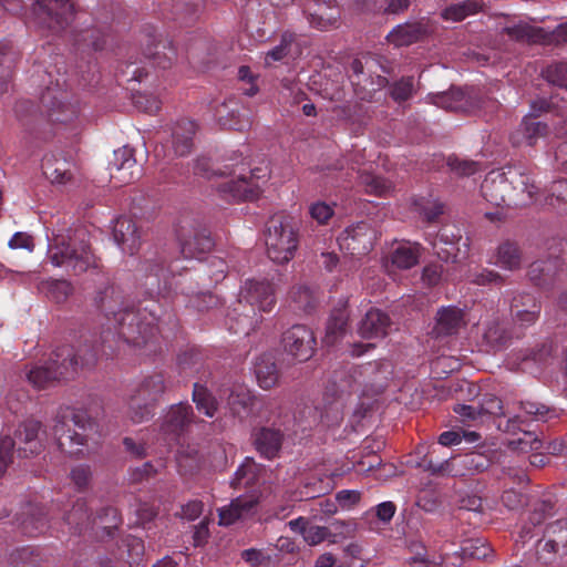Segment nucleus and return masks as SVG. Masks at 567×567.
Instances as JSON below:
<instances>
[{"instance_id": "nucleus-1", "label": "nucleus", "mask_w": 567, "mask_h": 567, "mask_svg": "<svg viewBox=\"0 0 567 567\" xmlns=\"http://www.w3.org/2000/svg\"><path fill=\"white\" fill-rule=\"evenodd\" d=\"M94 301L106 317L109 329L113 328L126 343L145 347L157 338L155 319L143 316L133 308H124L122 296L114 286L99 290Z\"/></svg>"}, {"instance_id": "nucleus-2", "label": "nucleus", "mask_w": 567, "mask_h": 567, "mask_svg": "<svg viewBox=\"0 0 567 567\" xmlns=\"http://www.w3.org/2000/svg\"><path fill=\"white\" fill-rule=\"evenodd\" d=\"M97 349L86 343L78 348L69 344L54 350L47 364H33L25 369L27 380L37 389L52 386L60 380L74 378L78 371L93 365L97 360Z\"/></svg>"}, {"instance_id": "nucleus-3", "label": "nucleus", "mask_w": 567, "mask_h": 567, "mask_svg": "<svg viewBox=\"0 0 567 567\" xmlns=\"http://www.w3.org/2000/svg\"><path fill=\"white\" fill-rule=\"evenodd\" d=\"M47 258L54 267H62L73 275L97 268V259L91 250L84 229L56 234L49 244Z\"/></svg>"}, {"instance_id": "nucleus-4", "label": "nucleus", "mask_w": 567, "mask_h": 567, "mask_svg": "<svg viewBox=\"0 0 567 567\" xmlns=\"http://www.w3.org/2000/svg\"><path fill=\"white\" fill-rule=\"evenodd\" d=\"M246 164L244 159L238 164H229L225 167L228 172H220V175L236 176V178L226 179L217 185L219 196L226 202H240L257 199L261 193L260 183H266L270 176L268 166L255 167L249 171V176L245 174Z\"/></svg>"}, {"instance_id": "nucleus-5", "label": "nucleus", "mask_w": 567, "mask_h": 567, "mask_svg": "<svg viewBox=\"0 0 567 567\" xmlns=\"http://www.w3.org/2000/svg\"><path fill=\"white\" fill-rule=\"evenodd\" d=\"M299 220L287 214H277L267 223L266 247L268 257L277 264L291 260L298 247Z\"/></svg>"}, {"instance_id": "nucleus-6", "label": "nucleus", "mask_w": 567, "mask_h": 567, "mask_svg": "<svg viewBox=\"0 0 567 567\" xmlns=\"http://www.w3.org/2000/svg\"><path fill=\"white\" fill-rule=\"evenodd\" d=\"M71 422L73 430L64 417H58L52 430L59 449L73 456L83 454L89 440L97 432V423L84 410L73 411Z\"/></svg>"}, {"instance_id": "nucleus-7", "label": "nucleus", "mask_w": 567, "mask_h": 567, "mask_svg": "<svg viewBox=\"0 0 567 567\" xmlns=\"http://www.w3.org/2000/svg\"><path fill=\"white\" fill-rule=\"evenodd\" d=\"M508 178L507 172H491L481 185L483 197L494 206L519 207L523 202L515 192H511V183H523L518 176Z\"/></svg>"}, {"instance_id": "nucleus-8", "label": "nucleus", "mask_w": 567, "mask_h": 567, "mask_svg": "<svg viewBox=\"0 0 567 567\" xmlns=\"http://www.w3.org/2000/svg\"><path fill=\"white\" fill-rule=\"evenodd\" d=\"M567 258V243H558L550 247L546 258L534 261L528 269L530 281L539 287L550 286L558 271L563 269Z\"/></svg>"}, {"instance_id": "nucleus-9", "label": "nucleus", "mask_w": 567, "mask_h": 567, "mask_svg": "<svg viewBox=\"0 0 567 567\" xmlns=\"http://www.w3.org/2000/svg\"><path fill=\"white\" fill-rule=\"evenodd\" d=\"M567 555V519L549 523L538 540L537 559L543 565H550L557 556Z\"/></svg>"}, {"instance_id": "nucleus-10", "label": "nucleus", "mask_w": 567, "mask_h": 567, "mask_svg": "<svg viewBox=\"0 0 567 567\" xmlns=\"http://www.w3.org/2000/svg\"><path fill=\"white\" fill-rule=\"evenodd\" d=\"M181 252L185 258L199 259L209 252L215 243L210 231L199 224L182 225L177 233Z\"/></svg>"}, {"instance_id": "nucleus-11", "label": "nucleus", "mask_w": 567, "mask_h": 567, "mask_svg": "<svg viewBox=\"0 0 567 567\" xmlns=\"http://www.w3.org/2000/svg\"><path fill=\"white\" fill-rule=\"evenodd\" d=\"M378 238L375 229L367 221H360L347 228L338 238L340 247L352 256L369 254Z\"/></svg>"}, {"instance_id": "nucleus-12", "label": "nucleus", "mask_w": 567, "mask_h": 567, "mask_svg": "<svg viewBox=\"0 0 567 567\" xmlns=\"http://www.w3.org/2000/svg\"><path fill=\"white\" fill-rule=\"evenodd\" d=\"M34 11L39 20L53 31L64 29L73 18V3L68 0H38Z\"/></svg>"}, {"instance_id": "nucleus-13", "label": "nucleus", "mask_w": 567, "mask_h": 567, "mask_svg": "<svg viewBox=\"0 0 567 567\" xmlns=\"http://www.w3.org/2000/svg\"><path fill=\"white\" fill-rule=\"evenodd\" d=\"M285 350L298 361H307L315 353L316 338L303 324H295L282 334Z\"/></svg>"}, {"instance_id": "nucleus-14", "label": "nucleus", "mask_w": 567, "mask_h": 567, "mask_svg": "<svg viewBox=\"0 0 567 567\" xmlns=\"http://www.w3.org/2000/svg\"><path fill=\"white\" fill-rule=\"evenodd\" d=\"M245 301L259 311L269 312L276 305L272 284L266 279H248L240 290V301Z\"/></svg>"}, {"instance_id": "nucleus-15", "label": "nucleus", "mask_w": 567, "mask_h": 567, "mask_svg": "<svg viewBox=\"0 0 567 567\" xmlns=\"http://www.w3.org/2000/svg\"><path fill=\"white\" fill-rule=\"evenodd\" d=\"M141 167L134 156V150L124 146L114 151L110 162V175L115 185L130 184L141 176Z\"/></svg>"}, {"instance_id": "nucleus-16", "label": "nucleus", "mask_w": 567, "mask_h": 567, "mask_svg": "<svg viewBox=\"0 0 567 567\" xmlns=\"http://www.w3.org/2000/svg\"><path fill=\"white\" fill-rule=\"evenodd\" d=\"M432 29L426 19L408 21L394 27L386 35V40L395 47H406L423 40Z\"/></svg>"}, {"instance_id": "nucleus-17", "label": "nucleus", "mask_w": 567, "mask_h": 567, "mask_svg": "<svg viewBox=\"0 0 567 567\" xmlns=\"http://www.w3.org/2000/svg\"><path fill=\"white\" fill-rule=\"evenodd\" d=\"M509 308L513 321L520 327L534 324L538 320L542 310V306L536 298L527 292L515 293Z\"/></svg>"}, {"instance_id": "nucleus-18", "label": "nucleus", "mask_w": 567, "mask_h": 567, "mask_svg": "<svg viewBox=\"0 0 567 567\" xmlns=\"http://www.w3.org/2000/svg\"><path fill=\"white\" fill-rule=\"evenodd\" d=\"M142 271L141 286L144 288L145 295L151 299L162 296L167 289V269L164 266V261L145 260L142 265Z\"/></svg>"}, {"instance_id": "nucleus-19", "label": "nucleus", "mask_w": 567, "mask_h": 567, "mask_svg": "<svg viewBox=\"0 0 567 567\" xmlns=\"http://www.w3.org/2000/svg\"><path fill=\"white\" fill-rule=\"evenodd\" d=\"M196 423L192 405L188 403L173 404L165 413L161 429L167 434L179 435Z\"/></svg>"}, {"instance_id": "nucleus-20", "label": "nucleus", "mask_w": 567, "mask_h": 567, "mask_svg": "<svg viewBox=\"0 0 567 567\" xmlns=\"http://www.w3.org/2000/svg\"><path fill=\"white\" fill-rule=\"evenodd\" d=\"M113 238L123 252L134 255L141 246V233L131 217H120L113 226Z\"/></svg>"}, {"instance_id": "nucleus-21", "label": "nucleus", "mask_w": 567, "mask_h": 567, "mask_svg": "<svg viewBox=\"0 0 567 567\" xmlns=\"http://www.w3.org/2000/svg\"><path fill=\"white\" fill-rule=\"evenodd\" d=\"M196 131V123L187 118L179 120L173 125L169 145L174 155L186 156L190 153Z\"/></svg>"}, {"instance_id": "nucleus-22", "label": "nucleus", "mask_w": 567, "mask_h": 567, "mask_svg": "<svg viewBox=\"0 0 567 567\" xmlns=\"http://www.w3.org/2000/svg\"><path fill=\"white\" fill-rule=\"evenodd\" d=\"M257 498L252 495H241L231 501L228 506L219 509V524L229 526L239 519H245L254 514Z\"/></svg>"}, {"instance_id": "nucleus-23", "label": "nucleus", "mask_w": 567, "mask_h": 567, "mask_svg": "<svg viewBox=\"0 0 567 567\" xmlns=\"http://www.w3.org/2000/svg\"><path fill=\"white\" fill-rule=\"evenodd\" d=\"M252 444L257 452L271 460L277 456L281 444L282 433L272 427H259L252 432Z\"/></svg>"}, {"instance_id": "nucleus-24", "label": "nucleus", "mask_w": 567, "mask_h": 567, "mask_svg": "<svg viewBox=\"0 0 567 567\" xmlns=\"http://www.w3.org/2000/svg\"><path fill=\"white\" fill-rule=\"evenodd\" d=\"M452 476H470L488 468L489 460L482 453L471 452L464 455L451 457Z\"/></svg>"}, {"instance_id": "nucleus-25", "label": "nucleus", "mask_w": 567, "mask_h": 567, "mask_svg": "<svg viewBox=\"0 0 567 567\" xmlns=\"http://www.w3.org/2000/svg\"><path fill=\"white\" fill-rule=\"evenodd\" d=\"M547 133V124L536 121L530 116H525L518 128L511 135V141L514 146L524 144L533 146L538 138L546 136Z\"/></svg>"}, {"instance_id": "nucleus-26", "label": "nucleus", "mask_w": 567, "mask_h": 567, "mask_svg": "<svg viewBox=\"0 0 567 567\" xmlns=\"http://www.w3.org/2000/svg\"><path fill=\"white\" fill-rule=\"evenodd\" d=\"M390 318L379 309H370L360 321L358 332L362 338H383L388 333Z\"/></svg>"}, {"instance_id": "nucleus-27", "label": "nucleus", "mask_w": 567, "mask_h": 567, "mask_svg": "<svg viewBox=\"0 0 567 567\" xmlns=\"http://www.w3.org/2000/svg\"><path fill=\"white\" fill-rule=\"evenodd\" d=\"M167 389L165 378L162 373H155L145 378L135 389L133 398L135 403L147 402L155 404Z\"/></svg>"}, {"instance_id": "nucleus-28", "label": "nucleus", "mask_w": 567, "mask_h": 567, "mask_svg": "<svg viewBox=\"0 0 567 567\" xmlns=\"http://www.w3.org/2000/svg\"><path fill=\"white\" fill-rule=\"evenodd\" d=\"M422 247L417 243L401 241L392 249L390 261L398 269H411L417 265Z\"/></svg>"}, {"instance_id": "nucleus-29", "label": "nucleus", "mask_w": 567, "mask_h": 567, "mask_svg": "<svg viewBox=\"0 0 567 567\" xmlns=\"http://www.w3.org/2000/svg\"><path fill=\"white\" fill-rule=\"evenodd\" d=\"M464 324V312L455 306L442 307L436 313L435 330L440 336L454 334Z\"/></svg>"}, {"instance_id": "nucleus-30", "label": "nucleus", "mask_w": 567, "mask_h": 567, "mask_svg": "<svg viewBox=\"0 0 567 567\" xmlns=\"http://www.w3.org/2000/svg\"><path fill=\"white\" fill-rule=\"evenodd\" d=\"M307 12L308 21L313 28L329 30L338 27L340 11L336 7H330L326 2H317L315 8H309Z\"/></svg>"}, {"instance_id": "nucleus-31", "label": "nucleus", "mask_w": 567, "mask_h": 567, "mask_svg": "<svg viewBox=\"0 0 567 567\" xmlns=\"http://www.w3.org/2000/svg\"><path fill=\"white\" fill-rule=\"evenodd\" d=\"M41 424L35 420H28L23 422L16 432V437L19 443H23V447H19V452L23 453L24 456L35 454L40 451V443L38 441V434Z\"/></svg>"}, {"instance_id": "nucleus-32", "label": "nucleus", "mask_w": 567, "mask_h": 567, "mask_svg": "<svg viewBox=\"0 0 567 567\" xmlns=\"http://www.w3.org/2000/svg\"><path fill=\"white\" fill-rule=\"evenodd\" d=\"M349 320V312L346 306L334 308L327 322L326 336L323 341L328 346L334 344L340 338H342L347 331V324Z\"/></svg>"}, {"instance_id": "nucleus-33", "label": "nucleus", "mask_w": 567, "mask_h": 567, "mask_svg": "<svg viewBox=\"0 0 567 567\" xmlns=\"http://www.w3.org/2000/svg\"><path fill=\"white\" fill-rule=\"evenodd\" d=\"M508 178L513 179L514 176H518L520 178V183H511V192H515L516 195L522 198L520 206H526L534 200L535 194L538 192V187L535 185V182L529 173L522 172L519 169H508L507 172Z\"/></svg>"}, {"instance_id": "nucleus-34", "label": "nucleus", "mask_w": 567, "mask_h": 567, "mask_svg": "<svg viewBox=\"0 0 567 567\" xmlns=\"http://www.w3.org/2000/svg\"><path fill=\"white\" fill-rule=\"evenodd\" d=\"M70 163L54 155L45 156L42 162L43 174L53 184H65L72 178Z\"/></svg>"}, {"instance_id": "nucleus-35", "label": "nucleus", "mask_w": 567, "mask_h": 567, "mask_svg": "<svg viewBox=\"0 0 567 567\" xmlns=\"http://www.w3.org/2000/svg\"><path fill=\"white\" fill-rule=\"evenodd\" d=\"M255 375L260 388L269 390L279 379L277 365L270 355H261L255 364Z\"/></svg>"}, {"instance_id": "nucleus-36", "label": "nucleus", "mask_w": 567, "mask_h": 567, "mask_svg": "<svg viewBox=\"0 0 567 567\" xmlns=\"http://www.w3.org/2000/svg\"><path fill=\"white\" fill-rule=\"evenodd\" d=\"M495 264L506 270H517L522 266V251L514 241L502 243L496 251Z\"/></svg>"}, {"instance_id": "nucleus-37", "label": "nucleus", "mask_w": 567, "mask_h": 567, "mask_svg": "<svg viewBox=\"0 0 567 567\" xmlns=\"http://www.w3.org/2000/svg\"><path fill=\"white\" fill-rule=\"evenodd\" d=\"M504 32L514 40L540 44H543L545 37L544 28L533 27L527 23H518L512 27H506Z\"/></svg>"}, {"instance_id": "nucleus-38", "label": "nucleus", "mask_w": 567, "mask_h": 567, "mask_svg": "<svg viewBox=\"0 0 567 567\" xmlns=\"http://www.w3.org/2000/svg\"><path fill=\"white\" fill-rule=\"evenodd\" d=\"M193 401L196 404V409L203 412L207 417H214L218 403L215 396L207 390L206 386L195 383L193 389Z\"/></svg>"}, {"instance_id": "nucleus-39", "label": "nucleus", "mask_w": 567, "mask_h": 567, "mask_svg": "<svg viewBox=\"0 0 567 567\" xmlns=\"http://www.w3.org/2000/svg\"><path fill=\"white\" fill-rule=\"evenodd\" d=\"M289 299L295 308L303 312H310L317 303V296L313 289L305 285H298L291 288Z\"/></svg>"}, {"instance_id": "nucleus-40", "label": "nucleus", "mask_w": 567, "mask_h": 567, "mask_svg": "<svg viewBox=\"0 0 567 567\" xmlns=\"http://www.w3.org/2000/svg\"><path fill=\"white\" fill-rule=\"evenodd\" d=\"M260 466L250 457H246L235 472L231 485L235 487H247L252 485L260 473Z\"/></svg>"}, {"instance_id": "nucleus-41", "label": "nucleus", "mask_w": 567, "mask_h": 567, "mask_svg": "<svg viewBox=\"0 0 567 567\" xmlns=\"http://www.w3.org/2000/svg\"><path fill=\"white\" fill-rule=\"evenodd\" d=\"M554 505L550 501H538L533 505L528 516V524L522 528V537H532V527L540 525L548 516L553 515Z\"/></svg>"}, {"instance_id": "nucleus-42", "label": "nucleus", "mask_w": 567, "mask_h": 567, "mask_svg": "<svg viewBox=\"0 0 567 567\" xmlns=\"http://www.w3.org/2000/svg\"><path fill=\"white\" fill-rule=\"evenodd\" d=\"M333 486L329 477L312 476L308 477L299 489L301 498H316L329 493Z\"/></svg>"}, {"instance_id": "nucleus-43", "label": "nucleus", "mask_w": 567, "mask_h": 567, "mask_svg": "<svg viewBox=\"0 0 567 567\" xmlns=\"http://www.w3.org/2000/svg\"><path fill=\"white\" fill-rule=\"evenodd\" d=\"M154 51L147 50L146 56L154 60V63L162 69H167L176 60V49L171 42H157Z\"/></svg>"}, {"instance_id": "nucleus-44", "label": "nucleus", "mask_w": 567, "mask_h": 567, "mask_svg": "<svg viewBox=\"0 0 567 567\" xmlns=\"http://www.w3.org/2000/svg\"><path fill=\"white\" fill-rule=\"evenodd\" d=\"M464 101L465 94L461 89H451L447 92L437 93L433 96L435 105L449 111H463Z\"/></svg>"}, {"instance_id": "nucleus-45", "label": "nucleus", "mask_w": 567, "mask_h": 567, "mask_svg": "<svg viewBox=\"0 0 567 567\" xmlns=\"http://www.w3.org/2000/svg\"><path fill=\"white\" fill-rule=\"evenodd\" d=\"M492 548L484 538H471L463 542L461 553L463 558L485 559L492 554Z\"/></svg>"}, {"instance_id": "nucleus-46", "label": "nucleus", "mask_w": 567, "mask_h": 567, "mask_svg": "<svg viewBox=\"0 0 567 567\" xmlns=\"http://www.w3.org/2000/svg\"><path fill=\"white\" fill-rule=\"evenodd\" d=\"M481 10V4L476 2H457L446 7L442 11V18L444 20H450L453 22H458L464 20L466 17L474 14Z\"/></svg>"}, {"instance_id": "nucleus-47", "label": "nucleus", "mask_w": 567, "mask_h": 567, "mask_svg": "<svg viewBox=\"0 0 567 567\" xmlns=\"http://www.w3.org/2000/svg\"><path fill=\"white\" fill-rule=\"evenodd\" d=\"M296 41V34L285 31L281 34L279 44L275 45L265 55V63L270 65L272 62L282 61L291 51V47Z\"/></svg>"}, {"instance_id": "nucleus-48", "label": "nucleus", "mask_w": 567, "mask_h": 567, "mask_svg": "<svg viewBox=\"0 0 567 567\" xmlns=\"http://www.w3.org/2000/svg\"><path fill=\"white\" fill-rule=\"evenodd\" d=\"M519 405L525 415L535 421L546 422L550 419L558 417V412L555 408H549L539 402L522 401Z\"/></svg>"}, {"instance_id": "nucleus-49", "label": "nucleus", "mask_w": 567, "mask_h": 567, "mask_svg": "<svg viewBox=\"0 0 567 567\" xmlns=\"http://www.w3.org/2000/svg\"><path fill=\"white\" fill-rule=\"evenodd\" d=\"M65 522L73 526L75 530L80 533L90 526L91 514H89L86 504L84 501H78L72 509L66 514Z\"/></svg>"}, {"instance_id": "nucleus-50", "label": "nucleus", "mask_w": 567, "mask_h": 567, "mask_svg": "<svg viewBox=\"0 0 567 567\" xmlns=\"http://www.w3.org/2000/svg\"><path fill=\"white\" fill-rule=\"evenodd\" d=\"M359 178L361 184L365 187V192L372 195L384 196L392 188V184L385 178L365 172L361 173Z\"/></svg>"}, {"instance_id": "nucleus-51", "label": "nucleus", "mask_w": 567, "mask_h": 567, "mask_svg": "<svg viewBox=\"0 0 567 567\" xmlns=\"http://www.w3.org/2000/svg\"><path fill=\"white\" fill-rule=\"evenodd\" d=\"M389 94L391 99L398 103H402L411 99L414 94L413 76H402L400 80L391 84Z\"/></svg>"}, {"instance_id": "nucleus-52", "label": "nucleus", "mask_w": 567, "mask_h": 567, "mask_svg": "<svg viewBox=\"0 0 567 567\" xmlns=\"http://www.w3.org/2000/svg\"><path fill=\"white\" fill-rule=\"evenodd\" d=\"M542 74L549 83L567 89V62L553 63Z\"/></svg>"}, {"instance_id": "nucleus-53", "label": "nucleus", "mask_w": 567, "mask_h": 567, "mask_svg": "<svg viewBox=\"0 0 567 567\" xmlns=\"http://www.w3.org/2000/svg\"><path fill=\"white\" fill-rule=\"evenodd\" d=\"M484 337L488 343L496 347H504L511 340V333L498 321H494L487 327Z\"/></svg>"}, {"instance_id": "nucleus-54", "label": "nucleus", "mask_w": 567, "mask_h": 567, "mask_svg": "<svg viewBox=\"0 0 567 567\" xmlns=\"http://www.w3.org/2000/svg\"><path fill=\"white\" fill-rule=\"evenodd\" d=\"M154 415L153 404L147 402L135 403V398L131 396L128 403V417L133 423H143Z\"/></svg>"}, {"instance_id": "nucleus-55", "label": "nucleus", "mask_w": 567, "mask_h": 567, "mask_svg": "<svg viewBox=\"0 0 567 567\" xmlns=\"http://www.w3.org/2000/svg\"><path fill=\"white\" fill-rule=\"evenodd\" d=\"M468 280L477 286L502 285L504 282V278L499 272L487 268L471 272Z\"/></svg>"}, {"instance_id": "nucleus-56", "label": "nucleus", "mask_w": 567, "mask_h": 567, "mask_svg": "<svg viewBox=\"0 0 567 567\" xmlns=\"http://www.w3.org/2000/svg\"><path fill=\"white\" fill-rule=\"evenodd\" d=\"M447 166L460 176H471L480 171V164L475 161L461 159L455 156L447 158Z\"/></svg>"}, {"instance_id": "nucleus-57", "label": "nucleus", "mask_w": 567, "mask_h": 567, "mask_svg": "<svg viewBox=\"0 0 567 567\" xmlns=\"http://www.w3.org/2000/svg\"><path fill=\"white\" fill-rule=\"evenodd\" d=\"M47 292L50 298L60 303L73 292L72 285L66 280H52L48 282Z\"/></svg>"}, {"instance_id": "nucleus-58", "label": "nucleus", "mask_w": 567, "mask_h": 567, "mask_svg": "<svg viewBox=\"0 0 567 567\" xmlns=\"http://www.w3.org/2000/svg\"><path fill=\"white\" fill-rule=\"evenodd\" d=\"M134 105L148 114H155L161 109V101L153 94L137 93L133 96Z\"/></svg>"}, {"instance_id": "nucleus-59", "label": "nucleus", "mask_w": 567, "mask_h": 567, "mask_svg": "<svg viewBox=\"0 0 567 567\" xmlns=\"http://www.w3.org/2000/svg\"><path fill=\"white\" fill-rule=\"evenodd\" d=\"M219 121L224 126L236 131H245L251 126V121L247 114V111L240 113L239 111L233 110L229 113V118L219 117Z\"/></svg>"}, {"instance_id": "nucleus-60", "label": "nucleus", "mask_w": 567, "mask_h": 567, "mask_svg": "<svg viewBox=\"0 0 567 567\" xmlns=\"http://www.w3.org/2000/svg\"><path fill=\"white\" fill-rule=\"evenodd\" d=\"M502 502L508 509H519L527 503V496L522 491L508 487L502 495Z\"/></svg>"}, {"instance_id": "nucleus-61", "label": "nucleus", "mask_w": 567, "mask_h": 567, "mask_svg": "<svg viewBox=\"0 0 567 567\" xmlns=\"http://www.w3.org/2000/svg\"><path fill=\"white\" fill-rule=\"evenodd\" d=\"M16 442L10 436L0 439V477L4 474L8 465L12 462Z\"/></svg>"}, {"instance_id": "nucleus-62", "label": "nucleus", "mask_w": 567, "mask_h": 567, "mask_svg": "<svg viewBox=\"0 0 567 567\" xmlns=\"http://www.w3.org/2000/svg\"><path fill=\"white\" fill-rule=\"evenodd\" d=\"M330 535L329 528L311 525L303 528L302 537L310 546L322 543Z\"/></svg>"}, {"instance_id": "nucleus-63", "label": "nucleus", "mask_w": 567, "mask_h": 567, "mask_svg": "<svg viewBox=\"0 0 567 567\" xmlns=\"http://www.w3.org/2000/svg\"><path fill=\"white\" fill-rule=\"evenodd\" d=\"M478 405L482 417L485 415L499 416L504 414L502 401L495 395H485Z\"/></svg>"}, {"instance_id": "nucleus-64", "label": "nucleus", "mask_w": 567, "mask_h": 567, "mask_svg": "<svg viewBox=\"0 0 567 567\" xmlns=\"http://www.w3.org/2000/svg\"><path fill=\"white\" fill-rule=\"evenodd\" d=\"M130 564H137L144 555L145 547L141 538L130 536L125 539Z\"/></svg>"}]
</instances>
